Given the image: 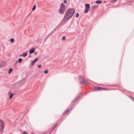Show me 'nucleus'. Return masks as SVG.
<instances>
[{"mask_svg": "<svg viewBox=\"0 0 134 134\" xmlns=\"http://www.w3.org/2000/svg\"><path fill=\"white\" fill-rule=\"evenodd\" d=\"M3 65L2 64V65H1L0 66V67H2L3 66L5 65V63H3Z\"/></svg>", "mask_w": 134, "mask_h": 134, "instance_id": "4be33fe9", "label": "nucleus"}, {"mask_svg": "<svg viewBox=\"0 0 134 134\" xmlns=\"http://www.w3.org/2000/svg\"><path fill=\"white\" fill-rule=\"evenodd\" d=\"M65 9V5L63 3H62L60 5V9L58 10V12L59 13L61 14H63Z\"/></svg>", "mask_w": 134, "mask_h": 134, "instance_id": "f03ea898", "label": "nucleus"}, {"mask_svg": "<svg viewBox=\"0 0 134 134\" xmlns=\"http://www.w3.org/2000/svg\"><path fill=\"white\" fill-rule=\"evenodd\" d=\"M48 70H46L44 71V73L45 74H46L48 73Z\"/></svg>", "mask_w": 134, "mask_h": 134, "instance_id": "5701e85b", "label": "nucleus"}, {"mask_svg": "<svg viewBox=\"0 0 134 134\" xmlns=\"http://www.w3.org/2000/svg\"><path fill=\"white\" fill-rule=\"evenodd\" d=\"M117 0H112L111 2V3H113V2H115Z\"/></svg>", "mask_w": 134, "mask_h": 134, "instance_id": "bb28decb", "label": "nucleus"}, {"mask_svg": "<svg viewBox=\"0 0 134 134\" xmlns=\"http://www.w3.org/2000/svg\"><path fill=\"white\" fill-rule=\"evenodd\" d=\"M41 65H38V68H40L41 67Z\"/></svg>", "mask_w": 134, "mask_h": 134, "instance_id": "c85d7f7f", "label": "nucleus"}, {"mask_svg": "<svg viewBox=\"0 0 134 134\" xmlns=\"http://www.w3.org/2000/svg\"><path fill=\"white\" fill-rule=\"evenodd\" d=\"M37 52H35V54H37Z\"/></svg>", "mask_w": 134, "mask_h": 134, "instance_id": "473e14b6", "label": "nucleus"}, {"mask_svg": "<svg viewBox=\"0 0 134 134\" xmlns=\"http://www.w3.org/2000/svg\"><path fill=\"white\" fill-rule=\"evenodd\" d=\"M4 127V124L3 121L1 120H0V130L2 132L3 129Z\"/></svg>", "mask_w": 134, "mask_h": 134, "instance_id": "7ed1b4c3", "label": "nucleus"}, {"mask_svg": "<svg viewBox=\"0 0 134 134\" xmlns=\"http://www.w3.org/2000/svg\"><path fill=\"white\" fill-rule=\"evenodd\" d=\"M12 68H10L9 69V71H8V73L9 74H10L12 71Z\"/></svg>", "mask_w": 134, "mask_h": 134, "instance_id": "a211bd4d", "label": "nucleus"}, {"mask_svg": "<svg viewBox=\"0 0 134 134\" xmlns=\"http://www.w3.org/2000/svg\"><path fill=\"white\" fill-rule=\"evenodd\" d=\"M35 7H36V5H35L32 8V10L34 11L35 9Z\"/></svg>", "mask_w": 134, "mask_h": 134, "instance_id": "6ab92c4d", "label": "nucleus"}, {"mask_svg": "<svg viewBox=\"0 0 134 134\" xmlns=\"http://www.w3.org/2000/svg\"><path fill=\"white\" fill-rule=\"evenodd\" d=\"M21 134H28L26 132L24 131L23 133H22Z\"/></svg>", "mask_w": 134, "mask_h": 134, "instance_id": "393cba45", "label": "nucleus"}, {"mask_svg": "<svg viewBox=\"0 0 134 134\" xmlns=\"http://www.w3.org/2000/svg\"><path fill=\"white\" fill-rule=\"evenodd\" d=\"M66 38L65 36H63L62 38V40H65Z\"/></svg>", "mask_w": 134, "mask_h": 134, "instance_id": "a878e982", "label": "nucleus"}, {"mask_svg": "<svg viewBox=\"0 0 134 134\" xmlns=\"http://www.w3.org/2000/svg\"><path fill=\"white\" fill-rule=\"evenodd\" d=\"M31 134H35L33 132H32L31 133Z\"/></svg>", "mask_w": 134, "mask_h": 134, "instance_id": "2f4dec72", "label": "nucleus"}, {"mask_svg": "<svg viewBox=\"0 0 134 134\" xmlns=\"http://www.w3.org/2000/svg\"><path fill=\"white\" fill-rule=\"evenodd\" d=\"M89 9L88 8H85L84 11L85 13H87L88 12Z\"/></svg>", "mask_w": 134, "mask_h": 134, "instance_id": "f8f14e48", "label": "nucleus"}, {"mask_svg": "<svg viewBox=\"0 0 134 134\" xmlns=\"http://www.w3.org/2000/svg\"><path fill=\"white\" fill-rule=\"evenodd\" d=\"M79 16V14L78 13H77L76 16V18H77Z\"/></svg>", "mask_w": 134, "mask_h": 134, "instance_id": "b1692460", "label": "nucleus"}, {"mask_svg": "<svg viewBox=\"0 0 134 134\" xmlns=\"http://www.w3.org/2000/svg\"><path fill=\"white\" fill-rule=\"evenodd\" d=\"M34 52V48H32L29 51V53L30 54H31L33 53Z\"/></svg>", "mask_w": 134, "mask_h": 134, "instance_id": "1a4fd4ad", "label": "nucleus"}, {"mask_svg": "<svg viewBox=\"0 0 134 134\" xmlns=\"http://www.w3.org/2000/svg\"><path fill=\"white\" fill-rule=\"evenodd\" d=\"M103 90H109L108 89V88H107L105 87V88H103Z\"/></svg>", "mask_w": 134, "mask_h": 134, "instance_id": "412c9836", "label": "nucleus"}, {"mask_svg": "<svg viewBox=\"0 0 134 134\" xmlns=\"http://www.w3.org/2000/svg\"><path fill=\"white\" fill-rule=\"evenodd\" d=\"M85 8L89 9L90 8V5L88 4H86L85 5Z\"/></svg>", "mask_w": 134, "mask_h": 134, "instance_id": "9b49d317", "label": "nucleus"}, {"mask_svg": "<svg viewBox=\"0 0 134 134\" xmlns=\"http://www.w3.org/2000/svg\"><path fill=\"white\" fill-rule=\"evenodd\" d=\"M88 83V82L86 81H84L83 82H82V85H85L87 84Z\"/></svg>", "mask_w": 134, "mask_h": 134, "instance_id": "9d476101", "label": "nucleus"}, {"mask_svg": "<svg viewBox=\"0 0 134 134\" xmlns=\"http://www.w3.org/2000/svg\"><path fill=\"white\" fill-rule=\"evenodd\" d=\"M79 79L80 82L82 84V82L84 81V79L81 76L80 77Z\"/></svg>", "mask_w": 134, "mask_h": 134, "instance_id": "423d86ee", "label": "nucleus"}, {"mask_svg": "<svg viewBox=\"0 0 134 134\" xmlns=\"http://www.w3.org/2000/svg\"><path fill=\"white\" fill-rule=\"evenodd\" d=\"M63 2L65 3H67V1L66 0H64L63 1Z\"/></svg>", "mask_w": 134, "mask_h": 134, "instance_id": "cd10ccee", "label": "nucleus"}, {"mask_svg": "<svg viewBox=\"0 0 134 134\" xmlns=\"http://www.w3.org/2000/svg\"><path fill=\"white\" fill-rule=\"evenodd\" d=\"M105 2H104V3H105Z\"/></svg>", "mask_w": 134, "mask_h": 134, "instance_id": "72a5a7b5", "label": "nucleus"}, {"mask_svg": "<svg viewBox=\"0 0 134 134\" xmlns=\"http://www.w3.org/2000/svg\"><path fill=\"white\" fill-rule=\"evenodd\" d=\"M31 12L27 16V18L30 15V14H31Z\"/></svg>", "mask_w": 134, "mask_h": 134, "instance_id": "c756f323", "label": "nucleus"}, {"mask_svg": "<svg viewBox=\"0 0 134 134\" xmlns=\"http://www.w3.org/2000/svg\"><path fill=\"white\" fill-rule=\"evenodd\" d=\"M10 41L12 43H13L14 41V40L13 39V38H11L10 39Z\"/></svg>", "mask_w": 134, "mask_h": 134, "instance_id": "aec40b11", "label": "nucleus"}, {"mask_svg": "<svg viewBox=\"0 0 134 134\" xmlns=\"http://www.w3.org/2000/svg\"><path fill=\"white\" fill-rule=\"evenodd\" d=\"M57 125L55 124L50 129L49 131V133H51L54 129V128Z\"/></svg>", "mask_w": 134, "mask_h": 134, "instance_id": "20e7f679", "label": "nucleus"}, {"mask_svg": "<svg viewBox=\"0 0 134 134\" xmlns=\"http://www.w3.org/2000/svg\"><path fill=\"white\" fill-rule=\"evenodd\" d=\"M98 6L97 5H94L92 6L91 7L90 9L91 10V11H92L94 8L97 7Z\"/></svg>", "mask_w": 134, "mask_h": 134, "instance_id": "0eeeda50", "label": "nucleus"}, {"mask_svg": "<svg viewBox=\"0 0 134 134\" xmlns=\"http://www.w3.org/2000/svg\"><path fill=\"white\" fill-rule=\"evenodd\" d=\"M77 99V98H76V99H75V100H74V101H73V102H74L76 100H77V99Z\"/></svg>", "mask_w": 134, "mask_h": 134, "instance_id": "7c9ffc66", "label": "nucleus"}, {"mask_svg": "<svg viewBox=\"0 0 134 134\" xmlns=\"http://www.w3.org/2000/svg\"><path fill=\"white\" fill-rule=\"evenodd\" d=\"M75 10L74 8L69 9L65 14V15L63 18V20L66 21L70 18L74 14Z\"/></svg>", "mask_w": 134, "mask_h": 134, "instance_id": "f257e3e1", "label": "nucleus"}, {"mask_svg": "<svg viewBox=\"0 0 134 134\" xmlns=\"http://www.w3.org/2000/svg\"><path fill=\"white\" fill-rule=\"evenodd\" d=\"M13 93H12L9 96V99H11V98H12V97H13Z\"/></svg>", "mask_w": 134, "mask_h": 134, "instance_id": "f3484780", "label": "nucleus"}, {"mask_svg": "<svg viewBox=\"0 0 134 134\" xmlns=\"http://www.w3.org/2000/svg\"><path fill=\"white\" fill-rule=\"evenodd\" d=\"M27 53H25L23 54L22 56L24 57H26L27 55Z\"/></svg>", "mask_w": 134, "mask_h": 134, "instance_id": "4468645a", "label": "nucleus"}, {"mask_svg": "<svg viewBox=\"0 0 134 134\" xmlns=\"http://www.w3.org/2000/svg\"><path fill=\"white\" fill-rule=\"evenodd\" d=\"M38 58H36L34 60H33L31 63V65H33L37 61Z\"/></svg>", "mask_w": 134, "mask_h": 134, "instance_id": "39448f33", "label": "nucleus"}, {"mask_svg": "<svg viewBox=\"0 0 134 134\" xmlns=\"http://www.w3.org/2000/svg\"><path fill=\"white\" fill-rule=\"evenodd\" d=\"M97 89L98 90H103V87H98L97 88Z\"/></svg>", "mask_w": 134, "mask_h": 134, "instance_id": "2eb2a0df", "label": "nucleus"}, {"mask_svg": "<svg viewBox=\"0 0 134 134\" xmlns=\"http://www.w3.org/2000/svg\"><path fill=\"white\" fill-rule=\"evenodd\" d=\"M22 59L21 58H20L18 59V61L19 62V63H20L22 61Z\"/></svg>", "mask_w": 134, "mask_h": 134, "instance_id": "dca6fc26", "label": "nucleus"}, {"mask_svg": "<svg viewBox=\"0 0 134 134\" xmlns=\"http://www.w3.org/2000/svg\"><path fill=\"white\" fill-rule=\"evenodd\" d=\"M96 3L98 4H99L101 3H102V2L100 0H98L96 1Z\"/></svg>", "mask_w": 134, "mask_h": 134, "instance_id": "ddd939ff", "label": "nucleus"}, {"mask_svg": "<svg viewBox=\"0 0 134 134\" xmlns=\"http://www.w3.org/2000/svg\"><path fill=\"white\" fill-rule=\"evenodd\" d=\"M69 113V110L68 109H67L63 113V115H64L66 114H68Z\"/></svg>", "mask_w": 134, "mask_h": 134, "instance_id": "6e6552de", "label": "nucleus"}]
</instances>
